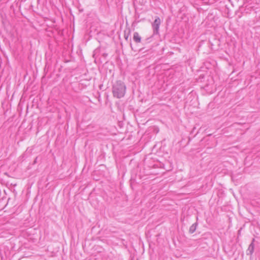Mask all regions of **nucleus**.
I'll return each instance as SVG.
<instances>
[{"label": "nucleus", "mask_w": 260, "mask_h": 260, "mask_svg": "<svg viewBox=\"0 0 260 260\" xmlns=\"http://www.w3.org/2000/svg\"><path fill=\"white\" fill-rule=\"evenodd\" d=\"M125 86L121 82H117L113 87V94L117 98H120L125 94Z\"/></svg>", "instance_id": "nucleus-1"}, {"label": "nucleus", "mask_w": 260, "mask_h": 260, "mask_svg": "<svg viewBox=\"0 0 260 260\" xmlns=\"http://www.w3.org/2000/svg\"><path fill=\"white\" fill-rule=\"evenodd\" d=\"M160 24V19L159 18L156 19L154 22L153 27L154 29H155V30L156 31V32H157L158 31Z\"/></svg>", "instance_id": "nucleus-2"}, {"label": "nucleus", "mask_w": 260, "mask_h": 260, "mask_svg": "<svg viewBox=\"0 0 260 260\" xmlns=\"http://www.w3.org/2000/svg\"><path fill=\"white\" fill-rule=\"evenodd\" d=\"M133 39L136 43H139L141 41V37L138 32H136L134 34Z\"/></svg>", "instance_id": "nucleus-3"}]
</instances>
